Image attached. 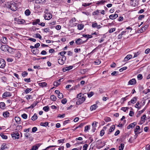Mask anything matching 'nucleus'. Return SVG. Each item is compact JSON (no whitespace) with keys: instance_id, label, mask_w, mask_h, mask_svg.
I'll return each mask as SVG.
<instances>
[{"instance_id":"obj_10","label":"nucleus","mask_w":150,"mask_h":150,"mask_svg":"<svg viewBox=\"0 0 150 150\" xmlns=\"http://www.w3.org/2000/svg\"><path fill=\"white\" fill-rule=\"evenodd\" d=\"M73 68V67L72 66H69L64 67L63 68V70L64 72H65L67 71L72 69Z\"/></svg>"},{"instance_id":"obj_44","label":"nucleus","mask_w":150,"mask_h":150,"mask_svg":"<svg viewBox=\"0 0 150 150\" xmlns=\"http://www.w3.org/2000/svg\"><path fill=\"white\" fill-rule=\"evenodd\" d=\"M43 31L46 33H47V32H49L50 31V29L49 28H44L43 30Z\"/></svg>"},{"instance_id":"obj_55","label":"nucleus","mask_w":150,"mask_h":150,"mask_svg":"<svg viewBox=\"0 0 150 150\" xmlns=\"http://www.w3.org/2000/svg\"><path fill=\"white\" fill-rule=\"evenodd\" d=\"M58 97L59 98H62L63 97V94L62 93H60L58 95Z\"/></svg>"},{"instance_id":"obj_34","label":"nucleus","mask_w":150,"mask_h":150,"mask_svg":"<svg viewBox=\"0 0 150 150\" xmlns=\"http://www.w3.org/2000/svg\"><path fill=\"white\" fill-rule=\"evenodd\" d=\"M50 98L52 101H55L57 99L56 97L54 95H52L50 96Z\"/></svg>"},{"instance_id":"obj_43","label":"nucleus","mask_w":150,"mask_h":150,"mask_svg":"<svg viewBox=\"0 0 150 150\" xmlns=\"http://www.w3.org/2000/svg\"><path fill=\"white\" fill-rule=\"evenodd\" d=\"M7 147L6 146V144H2L1 146V149L2 150H4Z\"/></svg>"},{"instance_id":"obj_33","label":"nucleus","mask_w":150,"mask_h":150,"mask_svg":"<svg viewBox=\"0 0 150 150\" xmlns=\"http://www.w3.org/2000/svg\"><path fill=\"white\" fill-rule=\"evenodd\" d=\"M39 146H38L37 145L36 146H32L31 149L30 150H37Z\"/></svg>"},{"instance_id":"obj_19","label":"nucleus","mask_w":150,"mask_h":150,"mask_svg":"<svg viewBox=\"0 0 150 150\" xmlns=\"http://www.w3.org/2000/svg\"><path fill=\"white\" fill-rule=\"evenodd\" d=\"M15 120L16 122L19 124L21 123V118L18 117H16L15 118Z\"/></svg>"},{"instance_id":"obj_6","label":"nucleus","mask_w":150,"mask_h":150,"mask_svg":"<svg viewBox=\"0 0 150 150\" xmlns=\"http://www.w3.org/2000/svg\"><path fill=\"white\" fill-rule=\"evenodd\" d=\"M131 4L133 6H136L138 4V0H131L130 1Z\"/></svg>"},{"instance_id":"obj_36","label":"nucleus","mask_w":150,"mask_h":150,"mask_svg":"<svg viewBox=\"0 0 150 150\" xmlns=\"http://www.w3.org/2000/svg\"><path fill=\"white\" fill-rule=\"evenodd\" d=\"M0 136L2 137V138L4 139H7V136L6 135H5L2 133H1L0 134Z\"/></svg>"},{"instance_id":"obj_22","label":"nucleus","mask_w":150,"mask_h":150,"mask_svg":"<svg viewBox=\"0 0 150 150\" xmlns=\"http://www.w3.org/2000/svg\"><path fill=\"white\" fill-rule=\"evenodd\" d=\"M62 79H59L57 81L55 82L54 83V85L57 86L60 84L61 80Z\"/></svg>"},{"instance_id":"obj_13","label":"nucleus","mask_w":150,"mask_h":150,"mask_svg":"<svg viewBox=\"0 0 150 150\" xmlns=\"http://www.w3.org/2000/svg\"><path fill=\"white\" fill-rule=\"evenodd\" d=\"M137 124V123L136 122H134L133 123H132L130 124L127 127V128L128 129H130V128H132L134 127V126Z\"/></svg>"},{"instance_id":"obj_29","label":"nucleus","mask_w":150,"mask_h":150,"mask_svg":"<svg viewBox=\"0 0 150 150\" xmlns=\"http://www.w3.org/2000/svg\"><path fill=\"white\" fill-rule=\"evenodd\" d=\"M84 27V25L82 24H79L78 25V29L79 30H82Z\"/></svg>"},{"instance_id":"obj_51","label":"nucleus","mask_w":150,"mask_h":150,"mask_svg":"<svg viewBox=\"0 0 150 150\" xmlns=\"http://www.w3.org/2000/svg\"><path fill=\"white\" fill-rule=\"evenodd\" d=\"M28 75V73L26 71H24L22 74V76L23 77H25Z\"/></svg>"},{"instance_id":"obj_50","label":"nucleus","mask_w":150,"mask_h":150,"mask_svg":"<svg viewBox=\"0 0 150 150\" xmlns=\"http://www.w3.org/2000/svg\"><path fill=\"white\" fill-rule=\"evenodd\" d=\"M95 63L96 65H98L101 63V61L97 59L95 62Z\"/></svg>"},{"instance_id":"obj_4","label":"nucleus","mask_w":150,"mask_h":150,"mask_svg":"<svg viewBox=\"0 0 150 150\" xmlns=\"http://www.w3.org/2000/svg\"><path fill=\"white\" fill-rule=\"evenodd\" d=\"M14 21L17 22V23L20 24H23L25 22V21L23 19H19L17 18H15Z\"/></svg>"},{"instance_id":"obj_27","label":"nucleus","mask_w":150,"mask_h":150,"mask_svg":"<svg viewBox=\"0 0 150 150\" xmlns=\"http://www.w3.org/2000/svg\"><path fill=\"white\" fill-rule=\"evenodd\" d=\"M140 129V127L139 126H137L136 127V128L134 130V132L136 134H137L138 133V132H137L138 130H139Z\"/></svg>"},{"instance_id":"obj_49","label":"nucleus","mask_w":150,"mask_h":150,"mask_svg":"<svg viewBox=\"0 0 150 150\" xmlns=\"http://www.w3.org/2000/svg\"><path fill=\"white\" fill-rule=\"evenodd\" d=\"M146 117V115H144L141 117V120L142 121L145 122V118Z\"/></svg>"},{"instance_id":"obj_7","label":"nucleus","mask_w":150,"mask_h":150,"mask_svg":"<svg viewBox=\"0 0 150 150\" xmlns=\"http://www.w3.org/2000/svg\"><path fill=\"white\" fill-rule=\"evenodd\" d=\"M11 93L9 92H6L4 93L3 94L2 97L3 98H5L7 97H11Z\"/></svg>"},{"instance_id":"obj_58","label":"nucleus","mask_w":150,"mask_h":150,"mask_svg":"<svg viewBox=\"0 0 150 150\" xmlns=\"http://www.w3.org/2000/svg\"><path fill=\"white\" fill-rule=\"evenodd\" d=\"M67 100L64 98L62 100V103L63 104H65L67 102Z\"/></svg>"},{"instance_id":"obj_31","label":"nucleus","mask_w":150,"mask_h":150,"mask_svg":"<svg viewBox=\"0 0 150 150\" xmlns=\"http://www.w3.org/2000/svg\"><path fill=\"white\" fill-rule=\"evenodd\" d=\"M124 147V145L123 144H121L119 146V150H123Z\"/></svg>"},{"instance_id":"obj_56","label":"nucleus","mask_w":150,"mask_h":150,"mask_svg":"<svg viewBox=\"0 0 150 150\" xmlns=\"http://www.w3.org/2000/svg\"><path fill=\"white\" fill-rule=\"evenodd\" d=\"M22 117L24 119H26L27 117V115L25 113H24L22 115Z\"/></svg>"},{"instance_id":"obj_54","label":"nucleus","mask_w":150,"mask_h":150,"mask_svg":"<svg viewBox=\"0 0 150 150\" xmlns=\"http://www.w3.org/2000/svg\"><path fill=\"white\" fill-rule=\"evenodd\" d=\"M88 145L87 144H85L83 147V150H87V149L88 147Z\"/></svg>"},{"instance_id":"obj_47","label":"nucleus","mask_w":150,"mask_h":150,"mask_svg":"<svg viewBox=\"0 0 150 150\" xmlns=\"http://www.w3.org/2000/svg\"><path fill=\"white\" fill-rule=\"evenodd\" d=\"M137 77L138 80H141L143 78L142 75V74H139L137 75Z\"/></svg>"},{"instance_id":"obj_32","label":"nucleus","mask_w":150,"mask_h":150,"mask_svg":"<svg viewBox=\"0 0 150 150\" xmlns=\"http://www.w3.org/2000/svg\"><path fill=\"white\" fill-rule=\"evenodd\" d=\"M80 87V85L78 84L76 85L75 86L73 87H72V88L71 89H74V90H76L79 88Z\"/></svg>"},{"instance_id":"obj_8","label":"nucleus","mask_w":150,"mask_h":150,"mask_svg":"<svg viewBox=\"0 0 150 150\" xmlns=\"http://www.w3.org/2000/svg\"><path fill=\"white\" fill-rule=\"evenodd\" d=\"M137 98L136 97H135L133 98L130 101L128 102V104L129 105H130L131 103L134 104L136 103V101L137 100Z\"/></svg>"},{"instance_id":"obj_39","label":"nucleus","mask_w":150,"mask_h":150,"mask_svg":"<svg viewBox=\"0 0 150 150\" xmlns=\"http://www.w3.org/2000/svg\"><path fill=\"white\" fill-rule=\"evenodd\" d=\"M32 89L30 88H27L26 89L25 91V93L26 94H27L29 93L32 91Z\"/></svg>"},{"instance_id":"obj_28","label":"nucleus","mask_w":150,"mask_h":150,"mask_svg":"<svg viewBox=\"0 0 150 150\" xmlns=\"http://www.w3.org/2000/svg\"><path fill=\"white\" fill-rule=\"evenodd\" d=\"M38 118L36 114H35L31 118V119L33 121L36 120Z\"/></svg>"},{"instance_id":"obj_5","label":"nucleus","mask_w":150,"mask_h":150,"mask_svg":"<svg viewBox=\"0 0 150 150\" xmlns=\"http://www.w3.org/2000/svg\"><path fill=\"white\" fill-rule=\"evenodd\" d=\"M6 65V62L3 59H0V68H4Z\"/></svg>"},{"instance_id":"obj_3","label":"nucleus","mask_w":150,"mask_h":150,"mask_svg":"<svg viewBox=\"0 0 150 150\" xmlns=\"http://www.w3.org/2000/svg\"><path fill=\"white\" fill-rule=\"evenodd\" d=\"M12 137L14 139H18L19 138V134L18 132H13L11 134Z\"/></svg>"},{"instance_id":"obj_62","label":"nucleus","mask_w":150,"mask_h":150,"mask_svg":"<svg viewBox=\"0 0 150 150\" xmlns=\"http://www.w3.org/2000/svg\"><path fill=\"white\" fill-rule=\"evenodd\" d=\"M37 128L36 127H34L32 129V132H35L36 131H37Z\"/></svg>"},{"instance_id":"obj_38","label":"nucleus","mask_w":150,"mask_h":150,"mask_svg":"<svg viewBox=\"0 0 150 150\" xmlns=\"http://www.w3.org/2000/svg\"><path fill=\"white\" fill-rule=\"evenodd\" d=\"M25 13L26 15L28 16L30 14V12L29 9H27L25 11Z\"/></svg>"},{"instance_id":"obj_57","label":"nucleus","mask_w":150,"mask_h":150,"mask_svg":"<svg viewBox=\"0 0 150 150\" xmlns=\"http://www.w3.org/2000/svg\"><path fill=\"white\" fill-rule=\"evenodd\" d=\"M104 130L103 129H102L100 132V136H102L104 134Z\"/></svg>"},{"instance_id":"obj_59","label":"nucleus","mask_w":150,"mask_h":150,"mask_svg":"<svg viewBox=\"0 0 150 150\" xmlns=\"http://www.w3.org/2000/svg\"><path fill=\"white\" fill-rule=\"evenodd\" d=\"M30 134L29 133H25L24 134L25 137L27 138H28L29 137Z\"/></svg>"},{"instance_id":"obj_64","label":"nucleus","mask_w":150,"mask_h":150,"mask_svg":"<svg viewBox=\"0 0 150 150\" xmlns=\"http://www.w3.org/2000/svg\"><path fill=\"white\" fill-rule=\"evenodd\" d=\"M116 66V64L115 62H113L110 65V67L112 68H115Z\"/></svg>"},{"instance_id":"obj_48","label":"nucleus","mask_w":150,"mask_h":150,"mask_svg":"<svg viewBox=\"0 0 150 150\" xmlns=\"http://www.w3.org/2000/svg\"><path fill=\"white\" fill-rule=\"evenodd\" d=\"M35 37L36 38H39L40 40L42 39L41 36L38 33H37L35 34Z\"/></svg>"},{"instance_id":"obj_52","label":"nucleus","mask_w":150,"mask_h":150,"mask_svg":"<svg viewBox=\"0 0 150 150\" xmlns=\"http://www.w3.org/2000/svg\"><path fill=\"white\" fill-rule=\"evenodd\" d=\"M127 67H125L122 68H121L120 69L119 71L120 72H121L123 70L126 69H127Z\"/></svg>"},{"instance_id":"obj_35","label":"nucleus","mask_w":150,"mask_h":150,"mask_svg":"<svg viewBox=\"0 0 150 150\" xmlns=\"http://www.w3.org/2000/svg\"><path fill=\"white\" fill-rule=\"evenodd\" d=\"M65 139H59L58 140V142L59 143H62L65 142Z\"/></svg>"},{"instance_id":"obj_18","label":"nucleus","mask_w":150,"mask_h":150,"mask_svg":"<svg viewBox=\"0 0 150 150\" xmlns=\"http://www.w3.org/2000/svg\"><path fill=\"white\" fill-rule=\"evenodd\" d=\"M97 107L98 106L96 104H94L91 106L90 110L91 111L95 110L97 108Z\"/></svg>"},{"instance_id":"obj_12","label":"nucleus","mask_w":150,"mask_h":150,"mask_svg":"<svg viewBox=\"0 0 150 150\" xmlns=\"http://www.w3.org/2000/svg\"><path fill=\"white\" fill-rule=\"evenodd\" d=\"M52 17L51 14L47 13L45 16V20H50L52 18Z\"/></svg>"},{"instance_id":"obj_42","label":"nucleus","mask_w":150,"mask_h":150,"mask_svg":"<svg viewBox=\"0 0 150 150\" xmlns=\"http://www.w3.org/2000/svg\"><path fill=\"white\" fill-rule=\"evenodd\" d=\"M129 109V108L128 107H122L121 110L125 112H126L127 110Z\"/></svg>"},{"instance_id":"obj_21","label":"nucleus","mask_w":150,"mask_h":150,"mask_svg":"<svg viewBox=\"0 0 150 150\" xmlns=\"http://www.w3.org/2000/svg\"><path fill=\"white\" fill-rule=\"evenodd\" d=\"M40 20L39 19L35 20L33 22V25H36L37 24L40 23Z\"/></svg>"},{"instance_id":"obj_2","label":"nucleus","mask_w":150,"mask_h":150,"mask_svg":"<svg viewBox=\"0 0 150 150\" xmlns=\"http://www.w3.org/2000/svg\"><path fill=\"white\" fill-rule=\"evenodd\" d=\"M6 6L13 11H16L17 9V7L16 4L15 3H8L6 4Z\"/></svg>"},{"instance_id":"obj_11","label":"nucleus","mask_w":150,"mask_h":150,"mask_svg":"<svg viewBox=\"0 0 150 150\" xmlns=\"http://www.w3.org/2000/svg\"><path fill=\"white\" fill-rule=\"evenodd\" d=\"M85 42V41L82 40L80 38L78 39L76 41V43L77 45H79L82 44Z\"/></svg>"},{"instance_id":"obj_46","label":"nucleus","mask_w":150,"mask_h":150,"mask_svg":"<svg viewBox=\"0 0 150 150\" xmlns=\"http://www.w3.org/2000/svg\"><path fill=\"white\" fill-rule=\"evenodd\" d=\"M5 106V104L3 102L0 103V108H4Z\"/></svg>"},{"instance_id":"obj_20","label":"nucleus","mask_w":150,"mask_h":150,"mask_svg":"<svg viewBox=\"0 0 150 150\" xmlns=\"http://www.w3.org/2000/svg\"><path fill=\"white\" fill-rule=\"evenodd\" d=\"M39 85L40 86L43 87L47 86V83L45 82L40 83H39Z\"/></svg>"},{"instance_id":"obj_60","label":"nucleus","mask_w":150,"mask_h":150,"mask_svg":"<svg viewBox=\"0 0 150 150\" xmlns=\"http://www.w3.org/2000/svg\"><path fill=\"white\" fill-rule=\"evenodd\" d=\"M139 103L137 102V103L135 105V107L136 108H137L138 110L140 109V107L139 106Z\"/></svg>"},{"instance_id":"obj_26","label":"nucleus","mask_w":150,"mask_h":150,"mask_svg":"<svg viewBox=\"0 0 150 150\" xmlns=\"http://www.w3.org/2000/svg\"><path fill=\"white\" fill-rule=\"evenodd\" d=\"M48 123L47 122H41L40 123V125L41 126L46 127L48 125Z\"/></svg>"},{"instance_id":"obj_30","label":"nucleus","mask_w":150,"mask_h":150,"mask_svg":"<svg viewBox=\"0 0 150 150\" xmlns=\"http://www.w3.org/2000/svg\"><path fill=\"white\" fill-rule=\"evenodd\" d=\"M43 110L45 112H47L49 110L50 108L48 106L44 107L43 108Z\"/></svg>"},{"instance_id":"obj_17","label":"nucleus","mask_w":150,"mask_h":150,"mask_svg":"<svg viewBox=\"0 0 150 150\" xmlns=\"http://www.w3.org/2000/svg\"><path fill=\"white\" fill-rule=\"evenodd\" d=\"M132 57V55L131 54H128L127 56L124 58V60L125 61H128V60L131 59Z\"/></svg>"},{"instance_id":"obj_1","label":"nucleus","mask_w":150,"mask_h":150,"mask_svg":"<svg viewBox=\"0 0 150 150\" xmlns=\"http://www.w3.org/2000/svg\"><path fill=\"white\" fill-rule=\"evenodd\" d=\"M77 98L78 99L76 102L77 105H80L85 100V98L84 97L83 95H81V93L78 94L77 96Z\"/></svg>"},{"instance_id":"obj_23","label":"nucleus","mask_w":150,"mask_h":150,"mask_svg":"<svg viewBox=\"0 0 150 150\" xmlns=\"http://www.w3.org/2000/svg\"><path fill=\"white\" fill-rule=\"evenodd\" d=\"M115 128V125H112L110 127V129H109V132H110L108 133V134H110V133L112 132L114 130Z\"/></svg>"},{"instance_id":"obj_16","label":"nucleus","mask_w":150,"mask_h":150,"mask_svg":"<svg viewBox=\"0 0 150 150\" xmlns=\"http://www.w3.org/2000/svg\"><path fill=\"white\" fill-rule=\"evenodd\" d=\"M46 2L45 0H36L35 3L38 4H43Z\"/></svg>"},{"instance_id":"obj_15","label":"nucleus","mask_w":150,"mask_h":150,"mask_svg":"<svg viewBox=\"0 0 150 150\" xmlns=\"http://www.w3.org/2000/svg\"><path fill=\"white\" fill-rule=\"evenodd\" d=\"M118 17V14H112L110 15L109 17L110 19H115Z\"/></svg>"},{"instance_id":"obj_9","label":"nucleus","mask_w":150,"mask_h":150,"mask_svg":"<svg viewBox=\"0 0 150 150\" xmlns=\"http://www.w3.org/2000/svg\"><path fill=\"white\" fill-rule=\"evenodd\" d=\"M136 83V81L135 79H133L130 80L128 82V85H134Z\"/></svg>"},{"instance_id":"obj_40","label":"nucleus","mask_w":150,"mask_h":150,"mask_svg":"<svg viewBox=\"0 0 150 150\" xmlns=\"http://www.w3.org/2000/svg\"><path fill=\"white\" fill-rule=\"evenodd\" d=\"M90 129V126L87 125L85 127L84 131L86 132L88 131V129Z\"/></svg>"},{"instance_id":"obj_37","label":"nucleus","mask_w":150,"mask_h":150,"mask_svg":"<svg viewBox=\"0 0 150 150\" xmlns=\"http://www.w3.org/2000/svg\"><path fill=\"white\" fill-rule=\"evenodd\" d=\"M104 120L106 122H110L111 121L110 118L108 117H106L104 119Z\"/></svg>"},{"instance_id":"obj_24","label":"nucleus","mask_w":150,"mask_h":150,"mask_svg":"<svg viewBox=\"0 0 150 150\" xmlns=\"http://www.w3.org/2000/svg\"><path fill=\"white\" fill-rule=\"evenodd\" d=\"M64 61L63 59L59 58L58 60V62L59 64L61 65H63L64 63Z\"/></svg>"},{"instance_id":"obj_53","label":"nucleus","mask_w":150,"mask_h":150,"mask_svg":"<svg viewBox=\"0 0 150 150\" xmlns=\"http://www.w3.org/2000/svg\"><path fill=\"white\" fill-rule=\"evenodd\" d=\"M115 28H112L110 29L109 31V32L110 33H111L112 32L115 31Z\"/></svg>"},{"instance_id":"obj_14","label":"nucleus","mask_w":150,"mask_h":150,"mask_svg":"<svg viewBox=\"0 0 150 150\" xmlns=\"http://www.w3.org/2000/svg\"><path fill=\"white\" fill-rule=\"evenodd\" d=\"M0 41L1 42L4 44H6L7 42V39L6 37H2Z\"/></svg>"},{"instance_id":"obj_25","label":"nucleus","mask_w":150,"mask_h":150,"mask_svg":"<svg viewBox=\"0 0 150 150\" xmlns=\"http://www.w3.org/2000/svg\"><path fill=\"white\" fill-rule=\"evenodd\" d=\"M9 112L7 111L4 112L3 113V115L5 117H8L9 116Z\"/></svg>"},{"instance_id":"obj_61","label":"nucleus","mask_w":150,"mask_h":150,"mask_svg":"<svg viewBox=\"0 0 150 150\" xmlns=\"http://www.w3.org/2000/svg\"><path fill=\"white\" fill-rule=\"evenodd\" d=\"M65 116V114H63L62 115L59 114L58 115L57 117L60 118H64V117Z\"/></svg>"},{"instance_id":"obj_41","label":"nucleus","mask_w":150,"mask_h":150,"mask_svg":"<svg viewBox=\"0 0 150 150\" xmlns=\"http://www.w3.org/2000/svg\"><path fill=\"white\" fill-rule=\"evenodd\" d=\"M37 104V102H35L34 103L32 104L30 107H29L28 108H33Z\"/></svg>"},{"instance_id":"obj_63","label":"nucleus","mask_w":150,"mask_h":150,"mask_svg":"<svg viewBox=\"0 0 150 150\" xmlns=\"http://www.w3.org/2000/svg\"><path fill=\"white\" fill-rule=\"evenodd\" d=\"M61 27L60 25H57L55 27V28L57 30H59L61 28Z\"/></svg>"},{"instance_id":"obj_45","label":"nucleus","mask_w":150,"mask_h":150,"mask_svg":"<svg viewBox=\"0 0 150 150\" xmlns=\"http://www.w3.org/2000/svg\"><path fill=\"white\" fill-rule=\"evenodd\" d=\"M97 25V23L96 22H94L92 23V26L93 28H96Z\"/></svg>"}]
</instances>
